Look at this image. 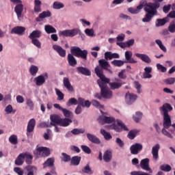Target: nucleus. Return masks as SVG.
I'll use <instances>...</instances> for the list:
<instances>
[{
  "mask_svg": "<svg viewBox=\"0 0 175 175\" xmlns=\"http://www.w3.org/2000/svg\"><path fill=\"white\" fill-rule=\"evenodd\" d=\"M161 110L163 111V129L161 132L164 136H167L169 139H174L175 132V123L172 124V118L169 116V111L173 110V107L169 103H165L163 105ZM167 129L169 131H166ZM171 132V133H170Z\"/></svg>",
  "mask_w": 175,
  "mask_h": 175,
  "instance_id": "f257e3e1",
  "label": "nucleus"
},
{
  "mask_svg": "<svg viewBox=\"0 0 175 175\" xmlns=\"http://www.w3.org/2000/svg\"><path fill=\"white\" fill-rule=\"evenodd\" d=\"M163 0H153V3H146L144 8L146 12L145 16L142 18L143 23H150L154 16L158 15V9L161 8L160 2Z\"/></svg>",
  "mask_w": 175,
  "mask_h": 175,
  "instance_id": "f03ea898",
  "label": "nucleus"
},
{
  "mask_svg": "<svg viewBox=\"0 0 175 175\" xmlns=\"http://www.w3.org/2000/svg\"><path fill=\"white\" fill-rule=\"evenodd\" d=\"M70 53H71L68 54L67 56L68 62L70 66L75 67L77 65V60L75 57H77V58H81L82 59L87 61L88 51L81 50L80 47L75 46L71 47Z\"/></svg>",
  "mask_w": 175,
  "mask_h": 175,
  "instance_id": "7ed1b4c3",
  "label": "nucleus"
},
{
  "mask_svg": "<svg viewBox=\"0 0 175 175\" xmlns=\"http://www.w3.org/2000/svg\"><path fill=\"white\" fill-rule=\"evenodd\" d=\"M97 83L101 90V95L103 98L105 99H110V98L113 96V92L107 88V85L100 80H97Z\"/></svg>",
  "mask_w": 175,
  "mask_h": 175,
  "instance_id": "20e7f679",
  "label": "nucleus"
},
{
  "mask_svg": "<svg viewBox=\"0 0 175 175\" xmlns=\"http://www.w3.org/2000/svg\"><path fill=\"white\" fill-rule=\"evenodd\" d=\"M111 66L107 60L105 59H100L98 60V66H96L94 68L95 73H100V71L103 72V70H110Z\"/></svg>",
  "mask_w": 175,
  "mask_h": 175,
  "instance_id": "39448f33",
  "label": "nucleus"
},
{
  "mask_svg": "<svg viewBox=\"0 0 175 175\" xmlns=\"http://www.w3.org/2000/svg\"><path fill=\"white\" fill-rule=\"evenodd\" d=\"M79 105L75 109V114H81L83 109L81 107H87L88 109L91 106V102L88 100H85L81 97L78 98Z\"/></svg>",
  "mask_w": 175,
  "mask_h": 175,
  "instance_id": "423d86ee",
  "label": "nucleus"
},
{
  "mask_svg": "<svg viewBox=\"0 0 175 175\" xmlns=\"http://www.w3.org/2000/svg\"><path fill=\"white\" fill-rule=\"evenodd\" d=\"M118 124H116V123L112 124L111 126H109V129H113L116 132H122V131H128L129 129H128V127L122 122V121L118 120L117 121Z\"/></svg>",
  "mask_w": 175,
  "mask_h": 175,
  "instance_id": "0eeeda50",
  "label": "nucleus"
},
{
  "mask_svg": "<svg viewBox=\"0 0 175 175\" xmlns=\"http://www.w3.org/2000/svg\"><path fill=\"white\" fill-rule=\"evenodd\" d=\"M36 155H37L38 157H49L50 156V148H47V147H39V146H37L36 147Z\"/></svg>",
  "mask_w": 175,
  "mask_h": 175,
  "instance_id": "6e6552de",
  "label": "nucleus"
},
{
  "mask_svg": "<svg viewBox=\"0 0 175 175\" xmlns=\"http://www.w3.org/2000/svg\"><path fill=\"white\" fill-rule=\"evenodd\" d=\"M47 79H49V74L45 72L44 75H40L36 77L34 79V81L36 85L40 87V85H43V84L46 83V80H47Z\"/></svg>",
  "mask_w": 175,
  "mask_h": 175,
  "instance_id": "1a4fd4ad",
  "label": "nucleus"
},
{
  "mask_svg": "<svg viewBox=\"0 0 175 175\" xmlns=\"http://www.w3.org/2000/svg\"><path fill=\"white\" fill-rule=\"evenodd\" d=\"M98 121L99 124H101V125H104V124H113V122H116V119L113 117L101 116H99V118H98Z\"/></svg>",
  "mask_w": 175,
  "mask_h": 175,
  "instance_id": "9d476101",
  "label": "nucleus"
},
{
  "mask_svg": "<svg viewBox=\"0 0 175 175\" xmlns=\"http://www.w3.org/2000/svg\"><path fill=\"white\" fill-rule=\"evenodd\" d=\"M76 29H66L59 32V36H65L66 38H74L76 36Z\"/></svg>",
  "mask_w": 175,
  "mask_h": 175,
  "instance_id": "9b49d317",
  "label": "nucleus"
},
{
  "mask_svg": "<svg viewBox=\"0 0 175 175\" xmlns=\"http://www.w3.org/2000/svg\"><path fill=\"white\" fill-rule=\"evenodd\" d=\"M142 150H143V145L139 143H135L130 147L131 154L133 155H137Z\"/></svg>",
  "mask_w": 175,
  "mask_h": 175,
  "instance_id": "f8f14e48",
  "label": "nucleus"
},
{
  "mask_svg": "<svg viewBox=\"0 0 175 175\" xmlns=\"http://www.w3.org/2000/svg\"><path fill=\"white\" fill-rule=\"evenodd\" d=\"M140 167L143 170L152 173V170L150 167V159L148 158L144 159L141 161Z\"/></svg>",
  "mask_w": 175,
  "mask_h": 175,
  "instance_id": "ddd939ff",
  "label": "nucleus"
},
{
  "mask_svg": "<svg viewBox=\"0 0 175 175\" xmlns=\"http://www.w3.org/2000/svg\"><path fill=\"white\" fill-rule=\"evenodd\" d=\"M10 33L13 35L14 33L15 35H18L19 36H23L24 33H25V27L23 26H16L13 27L11 29Z\"/></svg>",
  "mask_w": 175,
  "mask_h": 175,
  "instance_id": "4468645a",
  "label": "nucleus"
},
{
  "mask_svg": "<svg viewBox=\"0 0 175 175\" xmlns=\"http://www.w3.org/2000/svg\"><path fill=\"white\" fill-rule=\"evenodd\" d=\"M36 125V120L34 118L31 119L27 124V136H29V133H32L35 131V126Z\"/></svg>",
  "mask_w": 175,
  "mask_h": 175,
  "instance_id": "2eb2a0df",
  "label": "nucleus"
},
{
  "mask_svg": "<svg viewBox=\"0 0 175 175\" xmlns=\"http://www.w3.org/2000/svg\"><path fill=\"white\" fill-rule=\"evenodd\" d=\"M161 148V145L159 144H156L152 148V155L154 161H158L159 159V150Z\"/></svg>",
  "mask_w": 175,
  "mask_h": 175,
  "instance_id": "dca6fc26",
  "label": "nucleus"
},
{
  "mask_svg": "<svg viewBox=\"0 0 175 175\" xmlns=\"http://www.w3.org/2000/svg\"><path fill=\"white\" fill-rule=\"evenodd\" d=\"M53 49L60 57L62 58L66 57V51L62 48V46L57 44L53 45Z\"/></svg>",
  "mask_w": 175,
  "mask_h": 175,
  "instance_id": "f3484780",
  "label": "nucleus"
},
{
  "mask_svg": "<svg viewBox=\"0 0 175 175\" xmlns=\"http://www.w3.org/2000/svg\"><path fill=\"white\" fill-rule=\"evenodd\" d=\"M51 122L50 125L52 126H55V125H59L61 122L62 118L58 115H51L50 116Z\"/></svg>",
  "mask_w": 175,
  "mask_h": 175,
  "instance_id": "a211bd4d",
  "label": "nucleus"
},
{
  "mask_svg": "<svg viewBox=\"0 0 175 175\" xmlns=\"http://www.w3.org/2000/svg\"><path fill=\"white\" fill-rule=\"evenodd\" d=\"M137 99V95L133 93L126 94V100L127 105H132Z\"/></svg>",
  "mask_w": 175,
  "mask_h": 175,
  "instance_id": "6ab92c4d",
  "label": "nucleus"
},
{
  "mask_svg": "<svg viewBox=\"0 0 175 175\" xmlns=\"http://www.w3.org/2000/svg\"><path fill=\"white\" fill-rule=\"evenodd\" d=\"M126 61L125 64H137V61H136L133 57H132V52L129 51H126L124 53Z\"/></svg>",
  "mask_w": 175,
  "mask_h": 175,
  "instance_id": "aec40b11",
  "label": "nucleus"
},
{
  "mask_svg": "<svg viewBox=\"0 0 175 175\" xmlns=\"http://www.w3.org/2000/svg\"><path fill=\"white\" fill-rule=\"evenodd\" d=\"M135 55L137 58H139V59H142L143 62L146 64H151L152 62L151 58H150L147 54L135 53Z\"/></svg>",
  "mask_w": 175,
  "mask_h": 175,
  "instance_id": "412c9836",
  "label": "nucleus"
},
{
  "mask_svg": "<svg viewBox=\"0 0 175 175\" xmlns=\"http://www.w3.org/2000/svg\"><path fill=\"white\" fill-rule=\"evenodd\" d=\"M63 85L64 87H65V88L69 91V92H73L75 90L73 89V85H72V83H70V81H69V78L68 77H64L63 79Z\"/></svg>",
  "mask_w": 175,
  "mask_h": 175,
  "instance_id": "4be33fe9",
  "label": "nucleus"
},
{
  "mask_svg": "<svg viewBox=\"0 0 175 175\" xmlns=\"http://www.w3.org/2000/svg\"><path fill=\"white\" fill-rule=\"evenodd\" d=\"M86 136L88 141L91 142V143H94V144H100V139H99V138H98V137L96 135L91 133H88Z\"/></svg>",
  "mask_w": 175,
  "mask_h": 175,
  "instance_id": "5701e85b",
  "label": "nucleus"
},
{
  "mask_svg": "<svg viewBox=\"0 0 175 175\" xmlns=\"http://www.w3.org/2000/svg\"><path fill=\"white\" fill-rule=\"evenodd\" d=\"M100 72H96V75L100 80V81H102V83H104V84H109L110 83V79L107 78L105 75L103 74V72L99 71Z\"/></svg>",
  "mask_w": 175,
  "mask_h": 175,
  "instance_id": "b1692460",
  "label": "nucleus"
},
{
  "mask_svg": "<svg viewBox=\"0 0 175 175\" xmlns=\"http://www.w3.org/2000/svg\"><path fill=\"white\" fill-rule=\"evenodd\" d=\"M77 70L78 73H81V75H83L84 76H91V71L85 67H77Z\"/></svg>",
  "mask_w": 175,
  "mask_h": 175,
  "instance_id": "393cba45",
  "label": "nucleus"
},
{
  "mask_svg": "<svg viewBox=\"0 0 175 175\" xmlns=\"http://www.w3.org/2000/svg\"><path fill=\"white\" fill-rule=\"evenodd\" d=\"M23 10H24V5L21 3L15 6L14 12L15 13H16V16L18 18H20L21 17Z\"/></svg>",
  "mask_w": 175,
  "mask_h": 175,
  "instance_id": "a878e982",
  "label": "nucleus"
},
{
  "mask_svg": "<svg viewBox=\"0 0 175 175\" xmlns=\"http://www.w3.org/2000/svg\"><path fill=\"white\" fill-rule=\"evenodd\" d=\"M144 6V5L143 4H139L136 8L131 7L128 8V12L131 13V14H139V13H140V10L143 9Z\"/></svg>",
  "mask_w": 175,
  "mask_h": 175,
  "instance_id": "bb28decb",
  "label": "nucleus"
},
{
  "mask_svg": "<svg viewBox=\"0 0 175 175\" xmlns=\"http://www.w3.org/2000/svg\"><path fill=\"white\" fill-rule=\"evenodd\" d=\"M47 17H51V12L44 11L39 14L38 17L36 18V21L39 23V22H40V18L43 19V18H46Z\"/></svg>",
  "mask_w": 175,
  "mask_h": 175,
  "instance_id": "cd10ccee",
  "label": "nucleus"
},
{
  "mask_svg": "<svg viewBox=\"0 0 175 175\" xmlns=\"http://www.w3.org/2000/svg\"><path fill=\"white\" fill-rule=\"evenodd\" d=\"M42 36V31L34 30L29 36V39H39Z\"/></svg>",
  "mask_w": 175,
  "mask_h": 175,
  "instance_id": "c85d7f7f",
  "label": "nucleus"
},
{
  "mask_svg": "<svg viewBox=\"0 0 175 175\" xmlns=\"http://www.w3.org/2000/svg\"><path fill=\"white\" fill-rule=\"evenodd\" d=\"M170 19L168 18V17H165L163 18H157V23H156V27H163V25H165V24H166V23H169Z\"/></svg>",
  "mask_w": 175,
  "mask_h": 175,
  "instance_id": "c756f323",
  "label": "nucleus"
},
{
  "mask_svg": "<svg viewBox=\"0 0 175 175\" xmlns=\"http://www.w3.org/2000/svg\"><path fill=\"white\" fill-rule=\"evenodd\" d=\"M111 158H113V153L110 150H106L104 152L103 160L105 162L109 163L111 161Z\"/></svg>",
  "mask_w": 175,
  "mask_h": 175,
  "instance_id": "7c9ffc66",
  "label": "nucleus"
},
{
  "mask_svg": "<svg viewBox=\"0 0 175 175\" xmlns=\"http://www.w3.org/2000/svg\"><path fill=\"white\" fill-rule=\"evenodd\" d=\"M125 84V82H112L109 83L111 90H118Z\"/></svg>",
  "mask_w": 175,
  "mask_h": 175,
  "instance_id": "2f4dec72",
  "label": "nucleus"
},
{
  "mask_svg": "<svg viewBox=\"0 0 175 175\" xmlns=\"http://www.w3.org/2000/svg\"><path fill=\"white\" fill-rule=\"evenodd\" d=\"M34 12L35 13H40L42 12V1L40 0L34 1Z\"/></svg>",
  "mask_w": 175,
  "mask_h": 175,
  "instance_id": "473e14b6",
  "label": "nucleus"
},
{
  "mask_svg": "<svg viewBox=\"0 0 175 175\" xmlns=\"http://www.w3.org/2000/svg\"><path fill=\"white\" fill-rule=\"evenodd\" d=\"M24 153L20 154L15 160V165L16 166H22L24 164Z\"/></svg>",
  "mask_w": 175,
  "mask_h": 175,
  "instance_id": "72a5a7b5",
  "label": "nucleus"
},
{
  "mask_svg": "<svg viewBox=\"0 0 175 175\" xmlns=\"http://www.w3.org/2000/svg\"><path fill=\"white\" fill-rule=\"evenodd\" d=\"M80 161H81V157H72V159H70V164L73 166H79V165H80Z\"/></svg>",
  "mask_w": 175,
  "mask_h": 175,
  "instance_id": "f704fd0d",
  "label": "nucleus"
},
{
  "mask_svg": "<svg viewBox=\"0 0 175 175\" xmlns=\"http://www.w3.org/2000/svg\"><path fill=\"white\" fill-rule=\"evenodd\" d=\"M72 124V120L70 118H62L60 120V123L59 124V126H69Z\"/></svg>",
  "mask_w": 175,
  "mask_h": 175,
  "instance_id": "c9c22d12",
  "label": "nucleus"
},
{
  "mask_svg": "<svg viewBox=\"0 0 175 175\" xmlns=\"http://www.w3.org/2000/svg\"><path fill=\"white\" fill-rule=\"evenodd\" d=\"M44 30L46 33H57V29H55L54 27L50 25H46L44 26Z\"/></svg>",
  "mask_w": 175,
  "mask_h": 175,
  "instance_id": "e433bc0d",
  "label": "nucleus"
},
{
  "mask_svg": "<svg viewBox=\"0 0 175 175\" xmlns=\"http://www.w3.org/2000/svg\"><path fill=\"white\" fill-rule=\"evenodd\" d=\"M44 168L46 167H52L54 166V158H49L44 163H43Z\"/></svg>",
  "mask_w": 175,
  "mask_h": 175,
  "instance_id": "4c0bfd02",
  "label": "nucleus"
},
{
  "mask_svg": "<svg viewBox=\"0 0 175 175\" xmlns=\"http://www.w3.org/2000/svg\"><path fill=\"white\" fill-rule=\"evenodd\" d=\"M23 155L24 159H26V163H27V165H31V163H32V159H33V157L29 152L23 153Z\"/></svg>",
  "mask_w": 175,
  "mask_h": 175,
  "instance_id": "58836bf2",
  "label": "nucleus"
},
{
  "mask_svg": "<svg viewBox=\"0 0 175 175\" xmlns=\"http://www.w3.org/2000/svg\"><path fill=\"white\" fill-rule=\"evenodd\" d=\"M139 132H140V131L139 130H131L129 132L127 137L131 140H133V139L136 137V135H137V133H139Z\"/></svg>",
  "mask_w": 175,
  "mask_h": 175,
  "instance_id": "ea45409f",
  "label": "nucleus"
},
{
  "mask_svg": "<svg viewBox=\"0 0 175 175\" xmlns=\"http://www.w3.org/2000/svg\"><path fill=\"white\" fill-rule=\"evenodd\" d=\"M142 118H143V113L140 111L136 112L135 115L133 116V119L135 122H140Z\"/></svg>",
  "mask_w": 175,
  "mask_h": 175,
  "instance_id": "a19ab883",
  "label": "nucleus"
},
{
  "mask_svg": "<svg viewBox=\"0 0 175 175\" xmlns=\"http://www.w3.org/2000/svg\"><path fill=\"white\" fill-rule=\"evenodd\" d=\"M29 72L31 76H36V74L39 72V68L35 65H31L29 68Z\"/></svg>",
  "mask_w": 175,
  "mask_h": 175,
  "instance_id": "79ce46f5",
  "label": "nucleus"
},
{
  "mask_svg": "<svg viewBox=\"0 0 175 175\" xmlns=\"http://www.w3.org/2000/svg\"><path fill=\"white\" fill-rule=\"evenodd\" d=\"M79 105V100L75 98H71L68 100V101L66 103V106L68 107H70L72 105Z\"/></svg>",
  "mask_w": 175,
  "mask_h": 175,
  "instance_id": "37998d69",
  "label": "nucleus"
},
{
  "mask_svg": "<svg viewBox=\"0 0 175 175\" xmlns=\"http://www.w3.org/2000/svg\"><path fill=\"white\" fill-rule=\"evenodd\" d=\"M60 158L63 162H70V159H71L70 155L65 152L62 153V157Z\"/></svg>",
  "mask_w": 175,
  "mask_h": 175,
  "instance_id": "c03bdc74",
  "label": "nucleus"
},
{
  "mask_svg": "<svg viewBox=\"0 0 175 175\" xmlns=\"http://www.w3.org/2000/svg\"><path fill=\"white\" fill-rule=\"evenodd\" d=\"M62 111L63 112L64 117H66V118H72V117H73V113L65 108H63Z\"/></svg>",
  "mask_w": 175,
  "mask_h": 175,
  "instance_id": "a18cd8bd",
  "label": "nucleus"
},
{
  "mask_svg": "<svg viewBox=\"0 0 175 175\" xmlns=\"http://www.w3.org/2000/svg\"><path fill=\"white\" fill-rule=\"evenodd\" d=\"M100 133L104 136L105 140H110L112 139L111 135H110L109 133H107L105 129H101Z\"/></svg>",
  "mask_w": 175,
  "mask_h": 175,
  "instance_id": "49530a36",
  "label": "nucleus"
},
{
  "mask_svg": "<svg viewBox=\"0 0 175 175\" xmlns=\"http://www.w3.org/2000/svg\"><path fill=\"white\" fill-rule=\"evenodd\" d=\"M53 8L54 9H55L56 10H58L59 9H62V8H65V5H64V3H62L61 2L55 1L53 3Z\"/></svg>",
  "mask_w": 175,
  "mask_h": 175,
  "instance_id": "de8ad7c7",
  "label": "nucleus"
},
{
  "mask_svg": "<svg viewBox=\"0 0 175 175\" xmlns=\"http://www.w3.org/2000/svg\"><path fill=\"white\" fill-rule=\"evenodd\" d=\"M111 64L112 65H113V66H122L124 65V64H125V62L122 61V60H113L111 62Z\"/></svg>",
  "mask_w": 175,
  "mask_h": 175,
  "instance_id": "09e8293b",
  "label": "nucleus"
},
{
  "mask_svg": "<svg viewBox=\"0 0 175 175\" xmlns=\"http://www.w3.org/2000/svg\"><path fill=\"white\" fill-rule=\"evenodd\" d=\"M85 130L84 129H74L71 131L72 135H80V133H84Z\"/></svg>",
  "mask_w": 175,
  "mask_h": 175,
  "instance_id": "8fccbe9b",
  "label": "nucleus"
},
{
  "mask_svg": "<svg viewBox=\"0 0 175 175\" xmlns=\"http://www.w3.org/2000/svg\"><path fill=\"white\" fill-rule=\"evenodd\" d=\"M9 142L11 143V144H17L18 143V141L17 139V135H12L9 137Z\"/></svg>",
  "mask_w": 175,
  "mask_h": 175,
  "instance_id": "3c124183",
  "label": "nucleus"
},
{
  "mask_svg": "<svg viewBox=\"0 0 175 175\" xmlns=\"http://www.w3.org/2000/svg\"><path fill=\"white\" fill-rule=\"evenodd\" d=\"M55 91L56 92V95L58 96L57 100H63L64 98V93H62V92H61V90H59L57 88L55 89Z\"/></svg>",
  "mask_w": 175,
  "mask_h": 175,
  "instance_id": "603ef678",
  "label": "nucleus"
},
{
  "mask_svg": "<svg viewBox=\"0 0 175 175\" xmlns=\"http://www.w3.org/2000/svg\"><path fill=\"white\" fill-rule=\"evenodd\" d=\"M26 170H27L28 173H36L38 168L33 165H27L26 167Z\"/></svg>",
  "mask_w": 175,
  "mask_h": 175,
  "instance_id": "864d4df0",
  "label": "nucleus"
},
{
  "mask_svg": "<svg viewBox=\"0 0 175 175\" xmlns=\"http://www.w3.org/2000/svg\"><path fill=\"white\" fill-rule=\"evenodd\" d=\"M155 43L159 45V49H161L162 51H164V53H166V51H167L166 47L163 46V44H162V41L161 40H156Z\"/></svg>",
  "mask_w": 175,
  "mask_h": 175,
  "instance_id": "5fc2aeb1",
  "label": "nucleus"
},
{
  "mask_svg": "<svg viewBox=\"0 0 175 175\" xmlns=\"http://www.w3.org/2000/svg\"><path fill=\"white\" fill-rule=\"evenodd\" d=\"M32 44L36 46V47H38V49H40L42 47V43L38 38L36 39H31Z\"/></svg>",
  "mask_w": 175,
  "mask_h": 175,
  "instance_id": "6e6d98bb",
  "label": "nucleus"
},
{
  "mask_svg": "<svg viewBox=\"0 0 175 175\" xmlns=\"http://www.w3.org/2000/svg\"><path fill=\"white\" fill-rule=\"evenodd\" d=\"M163 81L167 85H172V84H174V83H175V78L174 77H170V78H168V79H164Z\"/></svg>",
  "mask_w": 175,
  "mask_h": 175,
  "instance_id": "4d7b16f0",
  "label": "nucleus"
},
{
  "mask_svg": "<svg viewBox=\"0 0 175 175\" xmlns=\"http://www.w3.org/2000/svg\"><path fill=\"white\" fill-rule=\"evenodd\" d=\"M83 173H86L87 174H92V170L90 167V165L87 164L85 167L82 169Z\"/></svg>",
  "mask_w": 175,
  "mask_h": 175,
  "instance_id": "13d9d810",
  "label": "nucleus"
},
{
  "mask_svg": "<svg viewBox=\"0 0 175 175\" xmlns=\"http://www.w3.org/2000/svg\"><path fill=\"white\" fill-rule=\"evenodd\" d=\"M134 84H135V88L137 90V94H142V84H140V83L137 81H135L134 82Z\"/></svg>",
  "mask_w": 175,
  "mask_h": 175,
  "instance_id": "bf43d9fd",
  "label": "nucleus"
},
{
  "mask_svg": "<svg viewBox=\"0 0 175 175\" xmlns=\"http://www.w3.org/2000/svg\"><path fill=\"white\" fill-rule=\"evenodd\" d=\"M161 170L163 172H170L172 170V167L169 165H162L160 166Z\"/></svg>",
  "mask_w": 175,
  "mask_h": 175,
  "instance_id": "052dcab7",
  "label": "nucleus"
},
{
  "mask_svg": "<svg viewBox=\"0 0 175 175\" xmlns=\"http://www.w3.org/2000/svg\"><path fill=\"white\" fill-rule=\"evenodd\" d=\"M131 175H152L148 174L147 172H142V171H133L131 172Z\"/></svg>",
  "mask_w": 175,
  "mask_h": 175,
  "instance_id": "680f3d73",
  "label": "nucleus"
},
{
  "mask_svg": "<svg viewBox=\"0 0 175 175\" xmlns=\"http://www.w3.org/2000/svg\"><path fill=\"white\" fill-rule=\"evenodd\" d=\"M81 148L85 154H91V148H90V147L85 145H82Z\"/></svg>",
  "mask_w": 175,
  "mask_h": 175,
  "instance_id": "e2e57ef3",
  "label": "nucleus"
},
{
  "mask_svg": "<svg viewBox=\"0 0 175 175\" xmlns=\"http://www.w3.org/2000/svg\"><path fill=\"white\" fill-rule=\"evenodd\" d=\"M168 31L171 32V33H174L175 32V21H174L172 23H170L168 27Z\"/></svg>",
  "mask_w": 175,
  "mask_h": 175,
  "instance_id": "0e129e2a",
  "label": "nucleus"
},
{
  "mask_svg": "<svg viewBox=\"0 0 175 175\" xmlns=\"http://www.w3.org/2000/svg\"><path fill=\"white\" fill-rule=\"evenodd\" d=\"M157 68L158 69V70H161V72H162V73H165L167 70V68H166V67L162 66V64H157Z\"/></svg>",
  "mask_w": 175,
  "mask_h": 175,
  "instance_id": "69168bd1",
  "label": "nucleus"
},
{
  "mask_svg": "<svg viewBox=\"0 0 175 175\" xmlns=\"http://www.w3.org/2000/svg\"><path fill=\"white\" fill-rule=\"evenodd\" d=\"M104 55H105L104 59H105L106 61H107L108 59H113L112 53L110 51L105 52Z\"/></svg>",
  "mask_w": 175,
  "mask_h": 175,
  "instance_id": "338daca9",
  "label": "nucleus"
},
{
  "mask_svg": "<svg viewBox=\"0 0 175 175\" xmlns=\"http://www.w3.org/2000/svg\"><path fill=\"white\" fill-rule=\"evenodd\" d=\"M85 33L87 35V36H94V29H86L85 30Z\"/></svg>",
  "mask_w": 175,
  "mask_h": 175,
  "instance_id": "774afa93",
  "label": "nucleus"
}]
</instances>
